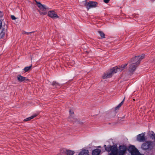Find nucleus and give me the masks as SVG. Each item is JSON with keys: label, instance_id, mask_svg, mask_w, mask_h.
I'll list each match as a JSON object with an SVG mask.
<instances>
[{"label": "nucleus", "instance_id": "7ed1b4c3", "mask_svg": "<svg viewBox=\"0 0 155 155\" xmlns=\"http://www.w3.org/2000/svg\"><path fill=\"white\" fill-rule=\"evenodd\" d=\"M154 145V143L153 142L147 141L142 145L141 148L143 150H151L153 148Z\"/></svg>", "mask_w": 155, "mask_h": 155}, {"label": "nucleus", "instance_id": "a211bd4d", "mask_svg": "<svg viewBox=\"0 0 155 155\" xmlns=\"http://www.w3.org/2000/svg\"><path fill=\"white\" fill-rule=\"evenodd\" d=\"M32 67V65H31L29 66L26 67L24 68L23 70L25 71V72H27L31 69Z\"/></svg>", "mask_w": 155, "mask_h": 155}, {"label": "nucleus", "instance_id": "cd10ccee", "mask_svg": "<svg viewBox=\"0 0 155 155\" xmlns=\"http://www.w3.org/2000/svg\"><path fill=\"white\" fill-rule=\"evenodd\" d=\"M57 84V83L56 82L54 81L53 82V83H52V85H54L56 84Z\"/></svg>", "mask_w": 155, "mask_h": 155}, {"label": "nucleus", "instance_id": "412c9836", "mask_svg": "<svg viewBox=\"0 0 155 155\" xmlns=\"http://www.w3.org/2000/svg\"><path fill=\"white\" fill-rule=\"evenodd\" d=\"M3 15V13L2 12L0 11V18L2 17Z\"/></svg>", "mask_w": 155, "mask_h": 155}, {"label": "nucleus", "instance_id": "f3484780", "mask_svg": "<svg viewBox=\"0 0 155 155\" xmlns=\"http://www.w3.org/2000/svg\"><path fill=\"white\" fill-rule=\"evenodd\" d=\"M37 116V115L36 114H35L34 115H32V116L29 117H28V118H27L26 119H25L24 120V121H29L31 120V119L34 118L36 116Z\"/></svg>", "mask_w": 155, "mask_h": 155}, {"label": "nucleus", "instance_id": "39448f33", "mask_svg": "<svg viewBox=\"0 0 155 155\" xmlns=\"http://www.w3.org/2000/svg\"><path fill=\"white\" fill-rule=\"evenodd\" d=\"M116 73L117 72L114 67L112 68L109 71L104 74L103 76V78L104 79H106L110 78L113 74Z\"/></svg>", "mask_w": 155, "mask_h": 155}, {"label": "nucleus", "instance_id": "6ab92c4d", "mask_svg": "<svg viewBox=\"0 0 155 155\" xmlns=\"http://www.w3.org/2000/svg\"><path fill=\"white\" fill-rule=\"evenodd\" d=\"M125 98L124 97V98L123 100L122 101H121V102L118 105V106L115 108L116 109H117V108H119L121 107V106L124 103V101Z\"/></svg>", "mask_w": 155, "mask_h": 155}, {"label": "nucleus", "instance_id": "f03ea898", "mask_svg": "<svg viewBox=\"0 0 155 155\" xmlns=\"http://www.w3.org/2000/svg\"><path fill=\"white\" fill-rule=\"evenodd\" d=\"M144 56V55L142 54L141 56H135L131 59L130 62V64L129 68L130 72L133 73L135 70L140 61Z\"/></svg>", "mask_w": 155, "mask_h": 155}, {"label": "nucleus", "instance_id": "9b49d317", "mask_svg": "<svg viewBox=\"0 0 155 155\" xmlns=\"http://www.w3.org/2000/svg\"><path fill=\"white\" fill-rule=\"evenodd\" d=\"M48 15L51 18H58V16L56 13L54 11H50L48 12Z\"/></svg>", "mask_w": 155, "mask_h": 155}, {"label": "nucleus", "instance_id": "9d476101", "mask_svg": "<svg viewBox=\"0 0 155 155\" xmlns=\"http://www.w3.org/2000/svg\"><path fill=\"white\" fill-rule=\"evenodd\" d=\"M35 1L37 4L38 6L41 10L45 11L47 9L45 5H42L40 2H38L36 0H35Z\"/></svg>", "mask_w": 155, "mask_h": 155}, {"label": "nucleus", "instance_id": "aec40b11", "mask_svg": "<svg viewBox=\"0 0 155 155\" xmlns=\"http://www.w3.org/2000/svg\"><path fill=\"white\" fill-rule=\"evenodd\" d=\"M98 33L102 38H104V34L101 31H99Z\"/></svg>", "mask_w": 155, "mask_h": 155}, {"label": "nucleus", "instance_id": "a878e982", "mask_svg": "<svg viewBox=\"0 0 155 155\" xmlns=\"http://www.w3.org/2000/svg\"><path fill=\"white\" fill-rule=\"evenodd\" d=\"M110 0H104V2L105 3H107L109 2Z\"/></svg>", "mask_w": 155, "mask_h": 155}, {"label": "nucleus", "instance_id": "dca6fc26", "mask_svg": "<svg viewBox=\"0 0 155 155\" xmlns=\"http://www.w3.org/2000/svg\"><path fill=\"white\" fill-rule=\"evenodd\" d=\"M149 136L152 139H155V134L153 131H151L150 132Z\"/></svg>", "mask_w": 155, "mask_h": 155}, {"label": "nucleus", "instance_id": "2eb2a0df", "mask_svg": "<svg viewBox=\"0 0 155 155\" xmlns=\"http://www.w3.org/2000/svg\"><path fill=\"white\" fill-rule=\"evenodd\" d=\"M63 151L66 153L67 155H73L74 152V151L71 150H63Z\"/></svg>", "mask_w": 155, "mask_h": 155}, {"label": "nucleus", "instance_id": "bb28decb", "mask_svg": "<svg viewBox=\"0 0 155 155\" xmlns=\"http://www.w3.org/2000/svg\"><path fill=\"white\" fill-rule=\"evenodd\" d=\"M2 26V22L1 20H0V29L1 28Z\"/></svg>", "mask_w": 155, "mask_h": 155}, {"label": "nucleus", "instance_id": "5701e85b", "mask_svg": "<svg viewBox=\"0 0 155 155\" xmlns=\"http://www.w3.org/2000/svg\"><path fill=\"white\" fill-rule=\"evenodd\" d=\"M11 18L12 20H14L16 19V18L14 15H11Z\"/></svg>", "mask_w": 155, "mask_h": 155}, {"label": "nucleus", "instance_id": "393cba45", "mask_svg": "<svg viewBox=\"0 0 155 155\" xmlns=\"http://www.w3.org/2000/svg\"><path fill=\"white\" fill-rule=\"evenodd\" d=\"M69 112L70 114H74L73 111L71 110H70Z\"/></svg>", "mask_w": 155, "mask_h": 155}, {"label": "nucleus", "instance_id": "4468645a", "mask_svg": "<svg viewBox=\"0 0 155 155\" xmlns=\"http://www.w3.org/2000/svg\"><path fill=\"white\" fill-rule=\"evenodd\" d=\"M78 155H89L88 151L86 150H82L80 152Z\"/></svg>", "mask_w": 155, "mask_h": 155}, {"label": "nucleus", "instance_id": "f8f14e48", "mask_svg": "<svg viewBox=\"0 0 155 155\" xmlns=\"http://www.w3.org/2000/svg\"><path fill=\"white\" fill-rule=\"evenodd\" d=\"M17 78L18 80L20 82H23L25 81H27L28 80V79H27L26 78L23 77L20 75H18L17 76Z\"/></svg>", "mask_w": 155, "mask_h": 155}, {"label": "nucleus", "instance_id": "b1692460", "mask_svg": "<svg viewBox=\"0 0 155 155\" xmlns=\"http://www.w3.org/2000/svg\"><path fill=\"white\" fill-rule=\"evenodd\" d=\"M74 119V118H73L71 116H70L69 117V118H68V120L70 121H72L71 120V119Z\"/></svg>", "mask_w": 155, "mask_h": 155}, {"label": "nucleus", "instance_id": "f257e3e1", "mask_svg": "<svg viewBox=\"0 0 155 155\" xmlns=\"http://www.w3.org/2000/svg\"><path fill=\"white\" fill-rule=\"evenodd\" d=\"M127 148L126 146L124 145H120L118 149L117 146L115 145L110 146L108 147L105 148L107 151L111 153L109 155H124L126 153Z\"/></svg>", "mask_w": 155, "mask_h": 155}, {"label": "nucleus", "instance_id": "1a4fd4ad", "mask_svg": "<svg viewBox=\"0 0 155 155\" xmlns=\"http://www.w3.org/2000/svg\"><path fill=\"white\" fill-rule=\"evenodd\" d=\"M127 64L122 65L121 66L114 67V68L117 72H120L122 71L127 66Z\"/></svg>", "mask_w": 155, "mask_h": 155}, {"label": "nucleus", "instance_id": "c85d7f7f", "mask_svg": "<svg viewBox=\"0 0 155 155\" xmlns=\"http://www.w3.org/2000/svg\"><path fill=\"white\" fill-rule=\"evenodd\" d=\"M150 0V1L151 2H153L155 1V0Z\"/></svg>", "mask_w": 155, "mask_h": 155}, {"label": "nucleus", "instance_id": "4be33fe9", "mask_svg": "<svg viewBox=\"0 0 155 155\" xmlns=\"http://www.w3.org/2000/svg\"><path fill=\"white\" fill-rule=\"evenodd\" d=\"M34 32V31H33V32H26L25 31H24V32H23L22 34L28 35L30 33H33Z\"/></svg>", "mask_w": 155, "mask_h": 155}, {"label": "nucleus", "instance_id": "423d86ee", "mask_svg": "<svg viewBox=\"0 0 155 155\" xmlns=\"http://www.w3.org/2000/svg\"><path fill=\"white\" fill-rule=\"evenodd\" d=\"M84 6L87 8L89 9L90 8L95 7L97 5V3L95 2L89 1L87 2L86 1L83 2Z\"/></svg>", "mask_w": 155, "mask_h": 155}, {"label": "nucleus", "instance_id": "c756f323", "mask_svg": "<svg viewBox=\"0 0 155 155\" xmlns=\"http://www.w3.org/2000/svg\"><path fill=\"white\" fill-rule=\"evenodd\" d=\"M98 147H101V146H99Z\"/></svg>", "mask_w": 155, "mask_h": 155}, {"label": "nucleus", "instance_id": "ddd939ff", "mask_svg": "<svg viewBox=\"0 0 155 155\" xmlns=\"http://www.w3.org/2000/svg\"><path fill=\"white\" fill-rule=\"evenodd\" d=\"M101 150L99 149H96L93 150L92 152V155H99Z\"/></svg>", "mask_w": 155, "mask_h": 155}, {"label": "nucleus", "instance_id": "0eeeda50", "mask_svg": "<svg viewBox=\"0 0 155 155\" xmlns=\"http://www.w3.org/2000/svg\"><path fill=\"white\" fill-rule=\"evenodd\" d=\"M7 26L5 25H3L2 30L0 33L1 38H2L6 35L7 34Z\"/></svg>", "mask_w": 155, "mask_h": 155}, {"label": "nucleus", "instance_id": "6e6552de", "mask_svg": "<svg viewBox=\"0 0 155 155\" xmlns=\"http://www.w3.org/2000/svg\"><path fill=\"white\" fill-rule=\"evenodd\" d=\"M137 140L140 142H143L145 141L144 133L140 134L137 135Z\"/></svg>", "mask_w": 155, "mask_h": 155}, {"label": "nucleus", "instance_id": "20e7f679", "mask_svg": "<svg viewBox=\"0 0 155 155\" xmlns=\"http://www.w3.org/2000/svg\"><path fill=\"white\" fill-rule=\"evenodd\" d=\"M128 150L131 153V155H144L141 154L138 149L134 145H130L128 148Z\"/></svg>", "mask_w": 155, "mask_h": 155}]
</instances>
